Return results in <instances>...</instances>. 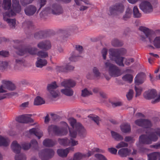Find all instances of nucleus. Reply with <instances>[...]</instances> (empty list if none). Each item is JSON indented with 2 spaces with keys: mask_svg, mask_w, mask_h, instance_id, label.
<instances>
[{
  "mask_svg": "<svg viewBox=\"0 0 160 160\" xmlns=\"http://www.w3.org/2000/svg\"><path fill=\"white\" fill-rule=\"evenodd\" d=\"M126 52V50L124 48L119 49L111 48L109 50V53L112 60L120 66H124L123 62V57H120L121 55H123Z\"/></svg>",
  "mask_w": 160,
  "mask_h": 160,
  "instance_id": "1",
  "label": "nucleus"
},
{
  "mask_svg": "<svg viewBox=\"0 0 160 160\" xmlns=\"http://www.w3.org/2000/svg\"><path fill=\"white\" fill-rule=\"evenodd\" d=\"M158 136L160 137V129H157L154 132H152L147 135H142L139 138V141L141 143L146 144L151 143L152 141H156L158 139Z\"/></svg>",
  "mask_w": 160,
  "mask_h": 160,
  "instance_id": "2",
  "label": "nucleus"
},
{
  "mask_svg": "<svg viewBox=\"0 0 160 160\" xmlns=\"http://www.w3.org/2000/svg\"><path fill=\"white\" fill-rule=\"evenodd\" d=\"M12 3L11 9L9 12L5 13L4 16L10 17L15 15L16 13H19L21 12V8L18 0H12Z\"/></svg>",
  "mask_w": 160,
  "mask_h": 160,
  "instance_id": "3",
  "label": "nucleus"
},
{
  "mask_svg": "<svg viewBox=\"0 0 160 160\" xmlns=\"http://www.w3.org/2000/svg\"><path fill=\"white\" fill-rule=\"evenodd\" d=\"M105 65L106 67L109 68V72L112 76L116 77L121 75L120 70L116 66L108 62H106Z\"/></svg>",
  "mask_w": 160,
  "mask_h": 160,
  "instance_id": "4",
  "label": "nucleus"
},
{
  "mask_svg": "<svg viewBox=\"0 0 160 160\" xmlns=\"http://www.w3.org/2000/svg\"><path fill=\"white\" fill-rule=\"evenodd\" d=\"M135 123L137 125L146 128H151L152 126L151 121L148 119H138L135 121Z\"/></svg>",
  "mask_w": 160,
  "mask_h": 160,
  "instance_id": "5",
  "label": "nucleus"
},
{
  "mask_svg": "<svg viewBox=\"0 0 160 160\" xmlns=\"http://www.w3.org/2000/svg\"><path fill=\"white\" fill-rule=\"evenodd\" d=\"M54 152L52 149H47L41 152L39 155L42 160H47L52 158L54 155Z\"/></svg>",
  "mask_w": 160,
  "mask_h": 160,
  "instance_id": "6",
  "label": "nucleus"
},
{
  "mask_svg": "<svg viewBox=\"0 0 160 160\" xmlns=\"http://www.w3.org/2000/svg\"><path fill=\"white\" fill-rule=\"evenodd\" d=\"M49 132H53L54 133L57 135H63L67 133V132L65 128L60 129L54 125H51L48 128Z\"/></svg>",
  "mask_w": 160,
  "mask_h": 160,
  "instance_id": "7",
  "label": "nucleus"
},
{
  "mask_svg": "<svg viewBox=\"0 0 160 160\" xmlns=\"http://www.w3.org/2000/svg\"><path fill=\"white\" fill-rule=\"evenodd\" d=\"M140 8L145 13H149L153 11V7L151 3L148 1L142 2L140 4Z\"/></svg>",
  "mask_w": 160,
  "mask_h": 160,
  "instance_id": "8",
  "label": "nucleus"
},
{
  "mask_svg": "<svg viewBox=\"0 0 160 160\" xmlns=\"http://www.w3.org/2000/svg\"><path fill=\"white\" fill-rule=\"evenodd\" d=\"M31 115L28 114L20 115L16 118V120L19 122L22 123L33 122V120L31 118Z\"/></svg>",
  "mask_w": 160,
  "mask_h": 160,
  "instance_id": "9",
  "label": "nucleus"
},
{
  "mask_svg": "<svg viewBox=\"0 0 160 160\" xmlns=\"http://www.w3.org/2000/svg\"><path fill=\"white\" fill-rule=\"evenodd\" d=\"M37 49L36 48H19L17 53L19 55L22 56L28 53L34 55L36 54Z\"/></svg>",
  "mask_w": 160,
  "mask_h": 160,
  "instance_id": "10",
  "label": "nucleus"
},
{
  "mask_svg": "<svg viewBox=\"0 0 160 160\" xmlns=\"http://www.w3.org/2000/svg\"><path fill=\"white\" fill-rule=\"evenodd\" d=\"M37 46L40 49L47 50L51 48V44L49 41H45L39 42Z\"/></svg>",
  "mask_w": 160,
  "mask_h": 160,
  "instance_id": "11",
  "label": "nucleus"
},
{
  "mask_svg": "<svg viewBox=\"0 0 160 160\" xmlns=\"http://www.w3.org/2000/svg\"><path fill=\"white\" fill-rule=\"evenodd\" d=\"M157 95V92L155 90H149L145 92L144 93V98L147 99H151L156 97Z\"/></svg>",
  "mask_w": 160,
  "mask_h": 160,
  "instance_id": "12",
  "label": "nucleus"
},
{
  "mask_svg": "<svg viewBox=\"0 0 160 160\" xmlns=\"http://www.w3.org/2000/svg\"><path fill=\"white\" fill-rule=\"evenodd\" d=\"M61 85L65 87L73 88L76 85V82L72 79L65 80L61 83Z\"/></svg>",
  "mask_w": 160,
  "mask_h": 160,
  "instance_id": "13",
  "label": "nucleus"
},
{
  "mask_svg": "<svg viewBox=\"0 0 160 160\" xmlns=\"http://www.w3.org/2000/svg\"><path fill=\"white\" fill-rule=\"evenodd\" d=\"M38 146V142L36 140H33L31 141L30 143L25 142L22 145V148L24 150H28L31 147L33 148L37 147Z\"/></svg>",
  "mask_w": 160,
  "mask_h": 160,
  "instance_id": "14",
  "label": "nucleus"
},
{
  "mask_svg": "<svg viewBox=\"0 0 160 160\" xmlns=\"http://www.w3.org/2000/svg\"><path fill=\"white\" fill-rule=\"evenodd\" d=\"M124 8V6L122 4H117L110 8V13L111 14H112L114 11H117L122 12L123 11Z\"/></svg>",
  "mask_w": 160,
  "mask_h": 160,
  "instance_id": "15",
  "label": "nucleus"
},
{
  "mask_svg": "<svg viewBox=\"0 0 160 160\" xmlns=\"http://www.w3.org/2000/svg\"><path fill=\"white\" fill-rule=\"evenodd\" d=\"M139 29L144 33L146 38H148L150 42H151L152 41L151 30L146 27L142 26L140 27Z\"/></svg>",
  "mask_w": 160,
  "mask_h": 160,
  "instance_id": "16",
  "label": "nucleus"
},
{
  "mask_svg": "<svg viewBox=\"0 0 160 160\" xmlns=\"http://www.w3.org/2000/svg\"><path fill=\"white\" fill-rule=\"evenodd\" d=\"M73 148H68L65 149H59L57 152L58 155L62 157H66L70 150L73 151Z\"/></svg>",
  "mask_w": 160,
  "mask_h": 160,
  "instance_id": "17",
  "label": "nucleus"
},
{
  "mask_svg": "<svg viewBox=\"0 0 160 160\" xmlns=\"http://www.w3.org/2000/svg\"><path fill=\"white\" fill-rule=\"evenodd\" d=\"M2 83L5 86L6 88L9 90L12 91L16 88L15 85L10 81L3 80L2 81Z\"/></svg>",
  "mask_w": 160,
  "mask_h": 160,
  "instance_id": "18",
  "label": "nucleus"
},
{
  "mask_svg": "<svg viewBox=\"0 0 160 160\" xmlns=\"http://www.w3.org/2000/svg\"><path fill=\"white\" fill-rule=\"evenodd\" d=\"M70 123L73 128H75L77 130L81 129L83 127L82 125L79 123H77L76 119H71L70 120Z\"/></svg>",
  "mask_w": 160,
  "mask_h": 160,
  "instance_id": "19",
  "label": "nucleus"
},
{
  "mask_svg": "<svg viewBox=\"0 0 160 160\" xmlns=\"http://www.w3.org/2000/svg\"><path fill=\"white\" fill-rule=\"evenodd\" d=\"M11 147L15 153H19L20 152L21 148L20 145L18 144L17 141H14L12 142Z\"/></svg>",
  "mask_w": 160,
  "mask_h": 160,
  "instance_id": "20",
  "label": "nucleus"
},
{
  "mask_svg": "<svg viewBox=\"0 0 160 160\" xmlns=\"http://www.w3.org/2000/svg\"><path fill=\"white\" fill-rule=\"evenodd\" d=\"M36 11V8L34 6L30 5L25 10L26 14L28 15H33Z\"/></svg>",
  "mask_w": 160,
  "mask_h": 160,
  "instance_id": "21",
  "label": "nucleus"
},
{
  "mask_svg": "<svg viewBox=\"0 0 160 160\" xmlns=\"http://www.w3.org/2000/svg\"><path fill=\"white\" fill-rule=\"evenodd\" d=\"M30 134H34L40 139L43 135L42 133L39 131L38 128H32L29 130Z\"/></svg>",
  "mask_w": 160,
  "mask_h": 160,
  "instance_id": "22",
  "label": "nucleus"
},
{
  "mask_svg": "<svg viewBox=\"0 0 160 160\" xmlns=\"http://www.w3.org/2000/svg\"><path fill=\"white\" fill-rule=\"evenodd\" d=\"M120 128L122 132L127 133L130 132L131 128L129 124L127 123H124L120 126Z\"/></svg>",
  "mask_w": 160,
  "mask_h": 160,
  "instance_id": "23",
  "label": "nucleus"
},
{
  "mask_svg": "<svg viewBox=\"0 0 160 160\" xmlns=\"http://www.w3.org/2000/svg\"><path fill=\"white\" fill-rule=\"evenodd\" d=\"M130 152L128 148H123L118 151V153L122 157H126L129 155Z\"/></svg>",
  "mask_w": 160,
  "mask_h": 160,
  "instance_id": "24",
  "label": "nucleus"
},
{
  "mask_svg": "<svg viewBox=\"0 0 160 160\" xmlns=\"http://www.w3.org/2000/svg\"><path fill=\"white\" fill-rule=\"evenodd\" d=\"M11 6V0H3L2 7L5 10H9Z\"/></svg>",
  "mask_w": 160,
  "mask_h": 160,
  "instance_id": "25",
  "label": "nucleus"
},
{
  "mask_svg": "<svg viewBox=\"0 0 160 160\" xmlns=\"http://www.w3.org/2000/svg\"><path fill=\"white\" fill-rule=\"evenodd\" d=\"M111 133L112 137L117 141H122L123 139V136L117 132L111 131Z\"/></svg>",
  "mask_w": 160,
  "mask_h": 160,
  "instance_id": "26",
  "label": "nucleus"
},
{
  "mask_svg": "<svg viewBox=\"0 0 160 160\" xmlns=\"http://www.w3.org/2000/svg\"><path fill=\"white\" fill-rule=\"evenodd\" d=\"M47 63V61L45 59L38 58L36 62V65L38 67L42 68L46 66Z\"/></svg>",
  "mask_w": 160,
  "mask_h": 160,
  "instance_id": "27",
  "label": "nucleus"
},
{
  "mask_svg": "<svg viewBox=\"0 0 160 160\" xmlns=\"http://www.w3.org/2000/svg\"><path fill=\"white\" fill-rule=\"evenodd\" d=\"M58 87L56 82H54L48 85L47 86V90L49 92L54 91V90Z\"/></svg>",
  "mask_w": 160,
  "mask_h": 160,
  "instance_id": "28",
  "label": "nucleus"
},
{
  "mask_svg": "<svg viewBox=\"0 0 160 160\" xmlns=\"http://www.w3.org/2000/svg\"><path fill=\"white\" fill-rule=\"evenodd\" d=\"M55 144V142L49 139H46L43 142V145L47 147H51L53 146Z\"/></svg>",
  "mask_w": 160,
  "mask_h": 160,
  "instance_id": "29",
  "label": "nucleus"
},
{
  "mask_svg": "<svg viewBox=\"0 0 160 160\" xmlns=\"http://www.w3.org/2000/svg\"><path fill=\"white\" fill-rule=\"evenodd\" d=\"M9 141L7 138L0 136V146H7L9 145Z\"/></svg>",
  "mask_w": 160,
  "mask_h": 160,
  "instance_id": "30",
  "label": "nucleus"
},
{
  "mask_svg": "<svg viewBox=\"0 0 160 160\" xmlns=\"http://www.w3.org/2000/svg\"><path fill=\"white\" fill-rule=\"evenodd\" d=\"M45 102L43 99L40 96H37L35 99L34 101V104L38 105L43 104Z\"/></svg>",
  "mask_w": 160,
  "mask_h": 160,
  "instance_id": "31",
  "label": "nucleus"
},
{
  "mask_svg": "<svg viewBox=\"0 0 160 160\" xmlns=\"http://www.w3.org/2000/svg\"><path fill=\"white\" fill-rule=\"evenodd\" d=\"M122 80L125 81H128L131 83L133 80V76L130 74H127L124 76L122 78Z\"/></svg>",
  "mask_w": 160,
  "mask_h": 160,
  "instance_id": "32",
  "label": "nucleus"
},
{
  "mask_svg": "<svg viewBox=\"0 0 160 160\" xmlns=\"http://www.w3.org/2000/svg\"><path fill=\"white\" fill-rule=\"evenodd\" d=\"M61 92L63 94L68 96H72L73 95V92L72 90L70 89H62L61 90Z\"/></svg>",
  "mask_w": 160,
  "mask_h": 160,
  "instance_id": "33",
  "label": "nucleus"
},
{
  "mask_svg": "<svg viewBox=\"0 0 160 160\" xmlns=\"http://www.w3.org/2000/svg\"><path fill=\"white\" fill-rule=\"evenodd\" d=\"M112 45L114 47H120L122 46L123 43L117 39H114L112 42Z\"/></svg>",
  "mask_w": 160,
  "mask_h": 160,
  "instance_id": "34",
  "label": "nucleus"
},
{
  "mask_svg": "<svg viewBox=\"0 0 160 160\" xmlns=\"http://www.w3.org/2000/svg\"><path fill=\"white\" fill-rule=\"evenodd\" d=\"M153 44L157 48H160V36L156 37L153 41Z\"/></svg>",
  "mask_w": 160,
  "mask_h": 160,
  "instance_id": "35",
  "label": "nucleus"
},
{
  "mask_svg": "<svg viewBox=\"0 0 160 160\" xmlns=\"http://www.w3.org/2000/svg\"><path fill=\"white\" fill-rule=\"evenodd\" d=\"M133 12L134 17L135 18H140L141 16V14L139 13L138 9L137 6L134 7L133 9Z\"/></svg>",
  "mask_w": 160,
  "mask_h": 160,
  "instance_id": "36",
  "label": "nucleus"
},
{
  "mask_svg": "<svg viewBox=\"0 0 160 160\" xmlns=\"http://www.w3.org/2000/svg\"><path fill=\"white\" fill-rule=\"evenodd\" d=\"M135 90L136 92V97H137L141 95L142 89L139 86H135Z\"/></svg>",
  "mask_w": 160,
  "mask_h": 160,
  "instance_id": "37",
  "label": "nucleus"
},
{
  "mask_svg": "<svg viewBox=\"0 0 160 160\" xmlns=\"http://www.w3.org/2000/svg\"><path fill=\"white\" fill-rule=\"evenodd\" d=\"M82 96L83 97H86L92 94V93L91 91H88L86 88L82 90Z\"/></svg>",
  "mask_w": 160,
  "mask_h": 160,
  "instance_id": "38",
  "label": "nucleus"
},
{
  "mask_svg": "<svg viewBox=\"0 0 160 160\" xmlns=\"http://www.w3.org/2000/svg\"><path fill=\"white\" fill-rule=\"evenodd\" d=\"M38 56L42 58H45L48 57V54L47 52L42 51H39L37 53Z\"/></svg>",
  "mask_w": 160,
  "mask_h": 160,
  "instance_id": "39",
  "label": "nucleus"
},
{
  "mask_svg": "<svg viewBox=\"0 0 160 160\" xmlns=\"http://www.w3.org/2000/svg\"><path fill=\"white\" fill-rule=\"evenodd\" d=\"M131 15V10L130 9H127L126 14L123 17V19L125 20H127L128 18H129Z\"/></svg>",
  "mask_w": 160,
  "mask_h": 160,
  "instance_id": "40",
  "label": "nucleus"
},
{
  "mask_svg": "<svg viewBox=\"0 0 160 160\" xmlns=\"http://www.w3.org/2000/svg\"><path fill=\"white\" fill-rule=\"evenodd\" d=\"M70 141L68 139H63L60 140V143L63 146H68L69 145Z\"/></svg>",
  "mask_w": 160,
  "mask_h": 160,
  "instance_id": "41",
  "label": "nucleus"
},
{
  "mask_svg": "<svg viewBox=\"0 0 160 160\" xmlns=\"http://www.w3.org/2000/svg\"><path fill=\"white\" fill-rule=\"evenodd\" d=\"M128 146V144L127 143H126L124 142H121L119 143L116 146L117 148H120L123 147H127Z\"/></svg>",
  "mask_w": 160,
  "mask_h": 160,
  "instance_id": "42",
  "label": "nucleus"
},
{
  "mask_svg": "<svg viewBox=\"0 0 160 160\" xmlns=\"http://www.w3.org/2000/svg\"><path fill=\"white\" fill-rule=\"evenodd\" d=\"M83 156L80 153H77L74 154L73 160H80L83 157Z\"/></svg>",
  "mask_w": 160,
  "mask_h": 160,
  "instance_id": "43",
  "label": "nucleus"
},
{
  "mask_svg": "<svg viewBox=\"0 0 160 160\" xmlns=\"http://www.w3.org/2000/svg\"><path fill=\"white\" fill-rule=\"evenodd\" d=\"M133 91L132 89H130L129 92L126 95L128 99L130 100L132 99L133 96Z\"/></svg>",
  "mask_w": 160,
  "mask_h": 160,
  "instance_id": "44",
  "label": "nucleus"
},
{
  "mask_svg": "<svg viewBox=\"0 0 160 160\" xmlns=\"http://www.w3.org/2000/svg\"><path fill=\"white\" fill-rule=\"evenodd\" d=\"M149 159L148 160H156L157 155L156 153L154 152L149 154L148 155Z\"/></svg>",
  "mask_w": 160,
  "mask_h": 160,
  "instance_id": "45",
  "label": "nucleus"
},
{
  "mask_svg": "<svg viewBox=\"0 0 160 160\" xmlns=\"http://www.w3.org/2000/svg\"><path fill=\"white\" fill-rule=\"evenodd\" d=\"M146 77L145 74L143 72H140L137 75L136 78H137L139 79L143 80Z\"/></svg>",
  "mask_w": 160,
  "mask_h": 160,
  "instance_id": "46",
  "label": "nucleus"
},
{
  "mask_svg": "<svg viewBox=\"0 0 160 160\" xmlns=\"http://www.w3.org/2000/svg\"><path fill=\"white\" fill-rule=\"evenodd\" d=\"M8 65V63L6 62L0 61V68L2 70L5 69Z\"/></svg>",
  "mask_w": 160,
  "mask_h": 160,
  "instance_id": "47",
  "label": "nucleus"
},
{
  "mask_svg": "<svg viewBox=\"0 0 160 160\" xmlns=\"http://www.w3.org/2000/svg\"><path fill=\"white\" fill-rule=\"evenodd\" d=\"M15 160H26L25 156L22 154H20L18 156L16 155L15 157Z\"/></svg>",
  "mask_w": 160,
  "mask_h": 160,
  "instance_id": "48",
  "label": "nucleus"
},
{
  "mask_svg": "<svg viewBox=\"0 0 160 160\" xmlns=\"http://www.w3.org/2000/svg\"><path fill=\"white\" fill-rule=\"evenodd\" d=\"M95 157L99 160H107V158L101 154H97L95 155Z\"/></svg>",
  "mask_w": 160,
  "mask_h": 160,
  "instance_id": "49",
  "label": "nucleus"
},
{
  "mask_svg": "<svg viewBox=\"0 0 160 160\" xmlns=\"http://www.w3.org/2000/svg\"><path fill=\"white\" fill-rule=\"evenodd\" d=\"M144 82V80H142L139 79L137 78H135V86H139L140 85L142 84Z\"/></svg>",
  "mask_w": 160,
  "mask_h": 160,
  "instance_id": "50",
  "label": "nucleus"
},
{
  "mask_svg": "<svg viewBox=\"0 0 160 160\" xmlns=\"http://www.w3.org/2000/svg\"><path fill=\"white\" fill-rule=\"evenodd\" d=\"M74 67L71 65H70L69 64H67L64 69V71L68 72L71 70H73Z\"/></svg>",
  "mask_w": 160,
  "mask_h": 160,
  "instance_id": "51",
  "label": "nucleus"
},
{
  "mask_svg": "<svg viewBox=\"0 0 160 160\" xmlns=\"http://www.w3.org/2000/svg\"><path fill=\"white\" fill-rule=\"evenodd\" d=\"M6 21L8 23L11 24L12 26L14 27L16 24V20L14 19H7Z\"/></svg>",
  "mask_w": 160,
  "mask_h": 160,
  "instance_id": "52",
  "label": "nucleus"
},
{
  "mask_svg": "<svg viewBox=\"0 0 160 160\" xmlns=\"http://www.w3.org/2000/svg\"><path fill=\"white\" fill-rule=\"evenodd\" d=\"M9 55V52L7 51L2 50L0 51V56L3 57H8Z\"/></svg>",
  "mask_w": 160,
  "mask_h": 160,
  "instance_id": "53",
  "label": "nucleus"
},
{
  "mask_svg": "<svg viewBox=\"0 0 160 160\" xmlns=\"http://www.w3.org/2000/svg\"><path fill=\"white\" fill-rule=\"evenodd\" d=\"M102 54L103 59H106V56L108 53V51L106 48H103L102 52Z\"/></svg>",
  "mask_w": 160,
  "mask_h": 160,
  "instance_id": "54",
  "label": "nucleus"
},
{
  "mask_svg": "<svg viewBox=\"0 0 160 160\" xmlns=\"http://www.w3.org/2000/svg\"><path fill=\"white\" fill-rule=\"evenodd\" d=\"M52 97L54 98H56L59 96V93L58 92H55L54 91L49 92Z\"/></svg>",
  "mask_w": 160,
  "mask_h": 160,
  "instance_id": "55",
  "label": "nucleus"
},
{
  "mask_svg": "<svg viewBox=\"0 0 160 160\" xmlns=\"http://www.w3.org/2000/svg\"><path fill=\"white\" fill-rule=\"evenodd\" d=\"M75 48L77 50L79 51L80 52H82L83 50L82 47L80 45H76L75 46Z\"/></svg>",
  "mask_w": 160,
  "mask_h": 160,
  "instance_id": "56",
  "label": "nucleus"
},
{
  "mask_svg": "<svg viewBox=\"0 0 160 160\" xmlns=\"http://www.w3.org/2000/svg\"><path fill=\"white\" fill-rule=\"evenodd\" d=\"M6 87H5L3 85H2L0 86V93L6 92H7L6 90Z\"/></svg>",
  "mask_w": 160,
  "mask_h": 160,
  "instance_id": "57",
  "label": "nucleus"
},
{
  "mask_svg": "<svg viewBox=\"0 0 160 160\" xmlns=\"http://www.w3.org/2000/svg\"><path fill=\"white\" fill-rule=\"evenodd\" d=\"M108 151L111 153L114 154H116L117 152V150L114 148H108Z\"/></svg>",
  "mask_w": 160,
  "mask_h": 160,
  "instance_id": "58",
  "label": "nucleus"
},
{
  "mask_svg": "<svg viewBox=\"0 0 160 160\" xmlns=\"http://www.w3.org/2000/svg\"><path fill=\"white\" fill-rule=\"evenodd\" d=\"M93 72L96 77L99 76L100 73L96 67H94L93 69Z\"/></svg>",
  "mask_w": 160,
  "mask_h": 160,
  "instance_id": "59",
  "label": "nucleus"
},
{
  "mask_svg": "<svg viewBox=\"0 0 160 160\" xmlns=\"http://www.w3.org/2000/svg\"><path fill=\"white\" fill-rule=\"evenodd\" d=\"M92 120L94 121L98 125L99 124V122L100 121L99 117L97 116L92 118Z\"/></svg>",
  "mask_w": 160,
  "mask_h": 160,
  "instance_id": "60",
  "label": "nucleus"
},
{
  "mask_svg": "<svg viewBox=\"0 0 160 160\" xmlns=\"http://www.w3.org/2000/svg\"><path fill=\"white\" fill-rule=\"evenodd\" d=\"M134 62L133 59L132 58L131 59H128L126 60L125 62V64L127 65H129L130 64L131 62Z\"/></svg>",
  "mask_w": 160,
  "mask_h": 160,
  "instance_id": "61",
  "label": "nucleus"
},
{
  "mask_svg": "<svg viewBox=\"0 0 160 160\" xmlns=\"http://www.w3.org/2000/svg\"><path fill=\"white\" fill-rule=\"evenodd\" d=\"M100 96L102 98H107V95L106 94L102 91L99 92Z\"/></svg>",
  "mask_w": 160,
  "mask_h": 160,
  "instance_id": "62",
  "label": "nucleus"
},
{
  "mask_svg": "<svg viewBox=\"0 0 160 160\" xmlns=\"http://www.w3.org/2000/svg\"><path fill=\"white\" fill-rule=\"evenodd\" d=\"M124 140L127 142L131 141L133 140V138L130 136H127L125 137Z\"/></svg>",
  "mask_w": 160,
  "mask_h": 160,
  "instance_id": "63",
  "label": "nucleus"
},
{
  "mask_svg": "<svg viewBox=\"0 0 160 160\" xmlns=\"http://www.w3.org/2000/svg\"><path fill=\"white\" fill-rule=\"evenodd\" d=\"M160 101V92L158 95V98L156 99L154 101L152 102L153 103H155L156 102Z\"/></svg>",
  "mask_w": 160,
  "mask_h": 160,
  "instance_id": "64",
  "label": "nucleus"
}]
</instances>
